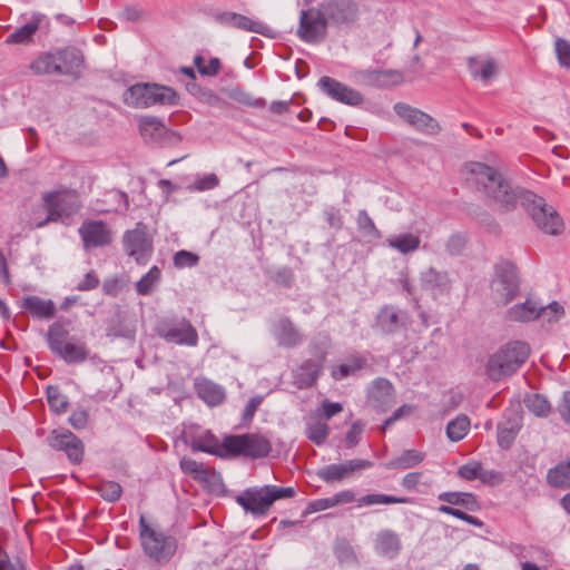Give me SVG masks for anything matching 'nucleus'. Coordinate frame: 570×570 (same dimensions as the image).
Returning a JSON list of instances; mask_svg holds the SVG:
<instances>
[{"instance_id":"obj_1","label":"nucleus","mask_w":570,"mask_h":570,"mask_svg":"<svg viewBox=\"0 0 570 570\" xmlns=\"http://www.w3.org/2000/svg\"><path fill=\"white\" fill-rule=\"evenodd\" d=\"M462 173L470 185L502 210H512L520 202L540 230L549 235H558L563 230L562 218L552 206L547 205L542 197L532 191H518L490 165L468 161L464 164Z\"/></svg>"},{"instance_id":"obj_2","label":"nucleus","mask_w":570,"mask_h":570,"mask_svg":"<svg viewBox=\"0 0 570 570\" xmlns=\"http://www.w3.org/2000/svg\"><path fill=\"white\" fill-rule=\"evenodd\" d=\"M529 354L530 347L527 343L510 342L489 357L487 375L493 381L510 376L527 361Z\"/></svg>"},{"instance_id":"obj_3","label":"nucleus","mask_w":570,"mask_h":570,"mask_svg":"<svg viewBox=\"0 0 570 570\" xmlns=\"http://www.w3.org/2000/svg\"><path fill=\"white\" fill-rule=\"evenodd\" d=\"M139 540L142 551L150 559L159 562H168L177 550V541L173 535L150 525L145 515L139 518Z\"/></svg>"},{"instance_id":"obj_4","label":"nucleus","mask_w":570,"mask_h":570,"mask_svg":"<svg viewBox=\"0 0 570 570\" xmlns=\"http://www.w3.org/2000/svg\"><path fill=\"white\" fill-rule=\"evenodd\" d=\"M294 495L295 489L292 487L264 485L244 490L236 501L246 512L265 515L276 500Z\"/></svg>"},{"instance_id":"obj_5","label":"nucleus","mask_w":570,"mask_h":570,"mask_svg":"<svg viewBox=\"0 0 570 570\" xmlns=\"http://www.w3.org/2000/svg\"><path fill=\"white\" fill-rule=\"evenodd\" d=\"M124 102L134 108H148L155 105H176L177 92L157 83H136L124 94Z\"/></svg>"},{"instance_id":"obj_6","label":"nucleus","mask_w":570,"mask_h":570,"mask_svg":"<svg viewBox=\"0 0 570 570\" xmlns=\"http://www.w3.org/2000/svg\"><path fill=\"white\" fill-rule=\"evenodd\" d=\"M69 331L60 322L52 323L47 332V343L50 351L66 363H82L89 351L85 343L69 341Z\"/></svg>"},{"instance_id":"obj_7","label":"nucleus","mask_w":570,"mask_h":570,"mask_svg":"<svg viewBox=\"0 0 570 570\" xmlns=\"http://www.w3.org/2000/svg\"><path fill=\"white\" fill-rule=\"evenodd\" d=\"M490 288L492 298L498 305L510 303L517 296L520 288L515 266L510 262L498 264Z\"/></svg>"},{"instance_id":"obj_8","label":"nucleus","mask_w":570,"mask_h":570,"mask_svg":"<svg viewBox=\"0 0 570 570\" xmlns=\"http://www.w3.org/2000/svg\"><path fill=\"white\" fill-rule=\"evenodd\" d=\"M226 446L228 456L243 455L253 459L267 456L272 450L269 440L256 433L226 436Z\"/></svg>"},{"instance_id":"obj_9","label":"nucleus","mask_w":570,"mask_h":570,"mask_svg":"<svg viewBox=\"0 0 570 570\" xmlns=\"http://www.w3.org/2000/svg\"><path fill=\"white\" fill-rule=\"evenodd\" d=\"M122 245L126 254L137 264L145 265L154 252L153 238L148 235L147 226L138 222L134 229L125 232Z\"/></svg>"},{"instance_id":"obj_10","label":"nucleus","mask_w":570,"mask_h":570,"mask_svg":"<svg viewBox=\"0 0 570 570\" xmlns=\"http://www.w3.org/2000/svg\"><path fill=\"white\" fill-rule=\"evenodd\" d=\"M327 22L321 8L302 10L297 36L307 43H320L326 38Z\"/></svg>"},{"instance_id":"obj_11","label":"nucleus","mask_w":570,"mask_h":570,"mask_svg":"<svg viewBox=\"0 0 570 570\" xmlns=\"http://www.w3.org/2000/svg\"><path fill=\"white\" fill-rule=\"evenodd\" d=\"M48 444L53 450L63 452L72 464H79L83 459L85 445L69 430H53L48 438Z\"/></svg>"},{"instance_id":"obj_12","label":"nucleus","mask_w":570,"mask_h":570,"mask_svg":"<svg viewBox=\"0 0 570 570\" xmlns=\"http://www.w3.org/2000/svg\"><path fill=\"white\" fill-rule=\"evenodd\" d=\"M395 114L414 129L425 135H436L441 127L432 116L404 102H396L393 107Z\"/></svg>"},{"instance_id":"obj_13","label":"nucleus","mask_w":570,"mask_h":570,"mask_svg":"<svg viewBox=\"0 0 570 570\" xmlns=\"http://www.w3.org/2000/svg\"><path fill=\"white\" fill-rule=\"evenodd\" d=\"M317 86L324 95L337 102L348 106H358L363 102V96L360 91L332 77H321Z\"/></svg>"},{"instance_id":"obj_14","label":"nucleus","mask_w":570,"mask_h":570,"mask_svg":"<svg viewBox=\"0 0 570 570\" xmlns=\"http://www.w3.org/2000/svg\"><path fill=\"white\" fill-rule=\"evenodd\" d=\"M86 249L105 247L111 244L112 230L102 220H87L78 229Z\"/></svg>"},{"instance_id":"obj_15","label":"nucleus","mask_w":570,"mask_h":570,"mask_svg":"<svg viewBox=\"0 0 570 570\" xmlns=\"http://www.w3.org/2000/svg\"><path fill=\"white\" fill-rule=\"evenodd\" d=\"M158 333L165 341L177 345L194 347L198 344L197 331L186 320L164 324Z\"/></svg>"},{"instance_id":"obj_16","label":"nucleus","mask_w":570,"mask_h":570,"mask_svg":"<svg viewBox=\"0 0 570 570\" xmlns=\"http://www.w3.org/2000/svg\"><path fill=\"white\" fill-rule=\"evenodd\" d=\"M325 20L333 24H347L355 20L357 7L352 0H327L320 6Z\"/></svg>"},{"instance_id":"obj_17","label":"nucleus","mask_w":570,"mask_h":570,"mask_svg":"<svg viewBox=\"0 0 570 570\" xmlns=\"http://www.w3.org/2000/svg\"><path fill=\"white\" fill-rule=\"evenodd\" d=\"M420 283L422 289L428 292L434 299L450 294L452 288V281L449 274L434 267H429L421 272Z\"/></svg>"},{"instance_id":"obj_18","label":"nucleus","mask_w":570,"mask_h":570,"mask_svg":"<svg viewBox=\"0 0 570 570\" xmlns=\"http://www.w3.org/2000/svg\"><path fill=\"white\" fill-rule=\"evenodd\" d=\"M189 445L193 451L209 453L219 458H228L226 438L223 442L207 430L197 429L195 433L188 434Z\"/></svg>"},{"instance_id":"obj_19","label":"nucleus","mask_w":570,"mask_h":570,"mask_svg":"<svg viewBox=\"0 0 570 570\" xmlns=\"http://www.w3.org/2000/svg\"><path fill=\"white\" fill-rule=\"evenodd\" d=\"M215 20L225 27L237 28L248 32L267 35L269 31V27L267 24L232 11L217 13L215 16Z\"/></svg>"},{"instance_id":"obj_20","label":"nucleus","mask_w":570,"mask_h":570,"mask_svg":"<svg viewBox=\"0 0 570 570\" xmlns=\"http://www.w3.org/2000/svg\"><path fill=\"white\" fill-rule=\"evenodd\" d=\"M371 465H372V462H370L367 460L355 459V460H350L343 464L325 465V466L321 468L316 474L320 479L330 483V482H334V481H341L351 472H354L356 470L366 469V468H370Z\"/></svg>"},{"instance_id":"obj_21","label":"nucleus","mask_w":570,"mask_h":570,"mask_svg":"<svg viewBox=\"0 0 570 570\" xmlns=\"http://www.w3.org/2000/svg\"><path fill=\"white\" fill-rule=\"evenodd\" d=\"M368 400L379 411H385L393 404L394 400L392 383L383 377L374 380L368 389Z\"/></svg>"},{"instance_id":"obj_22","label":"nucleus","mask_w":570,"mask_h":570,"mask_svg":"<svg viewBox=\"0 0 570 570\" xmlns=\"http://www.w3.org/2000/svg\"><path fill=\"white\" fill-rule=\"evenodd\" d=\"M272 333L279 346L294 347L302 342V334L288 317H279L273 325Z\"/></svg>"},{"instance_id":"obj_23","label":"nucleus","mask_w":570,"mask_h":570,"mask_svg":"<svg viewBox=\"0 0 570 570\" xmlns=\"http://www.w3.org/2000/svg\"><path fill=\"white\" fill-rule=\"evenodd\" d=\"M46 16L40 12H32L30 19L17 28L12 33H10L6 42L10 45H29L33 40V36L40 28V24L45 20Z\"/></svg>"},{"instance_id":"obj_24","label":"nucleus","mask_w":570,"mask_h":570,"mask_svg":"<svg viewBox=\"0 0 570 570\" xmlns=\"http://www.w3.org/2000/svg\"><path fill=\"white\" fill-rule=\"evenodd\" d=\"M468 70L474 80L488 85L498 73V65L492 58L470 57L468 59Z\"/></svg>"},{"instance_id":"obj_25","label":"nucleus","mask_w":570,"mask_h":570,"mask_svg":"<svg viewBox=\"0 0 570 570\" xmlns=\"http://www.w3.org/2000/svg\"><path fill=\"white\" fill-rule=\"evenodd\" d=\"M401 548V539L399 534L392 530H382L375 537V552L384 558L394 559L400 553Z\"/></svg>"},{"instance_id":"obj_26","label":"nucleus","mask_w":570,"mask_h":570,"mask_svg":"<svg viewBox=\"0 0 570 570\" xmlns=\"http://www.w3.org/2000/svg\"><path fill=\"white\" fill-rule=\"evenodd\" d=\"M20 307L39 320H49L56 314V305L51 299H45L36 295L23 297Z\"/></svg>"},{"instance_id":"obj_27","label":"nucleus","mask_w":570,"mask_h":570,"mask_svg":"<svg viewBox=\"0 0 570 570\" xmlns=\"http://www.w3.org/2000/svg\"><path fill=\"white\" fill-rule=\"evenodd\" d=\"M59 75H77L83 63V57L80 50L73 47H67L57 50Z\"/></svg>"},{"instance_id":"obj_28","label":"nucleus","mask_w":570,"mask_h":570,"mask_svg":"<svg viewBox=\"0 0 570 570\" xmlns=\"http://www.w3.org/2000/svg\"><path fill=\"white\" fill-rule=\"evenodd\" d=\"M540 303L528 297L523 303L513 305L507 311V318L513 322L528 323L539 318Z\"/></svg>"},{"instance_id":"obj_29","label":"nucleus","mask_w":570,"mask_h":570,"mask_svg":"<svg viewBox=\"0 0 570 570\" xmlns=\"http://www.w3.org/2000/svg\"><path fill=\"white\" fill-rule=\"evenodd\" d=\"M438 500L445 502V505L461 507L471 512H476L481 509L476 497L470 492H442L438 495Z\"/></svg>"},{"instance_id":"obj_30","label":"nucleus","mask_w":570,"mask_h":570,"mask_svg":"<svg viewBox=\"0 0 570 570\" xmlns=\"http://www.w3.org/2000/svg\"><path fill=\"white\" fill-rule=\"evenodd\" d=\"M521 429L520 419L517 416L505 417L498 424V444L507 450L514 442Z\"/></svg>"},{"instance_id":"obj_31","label":"nucleus","mask_w":570,"mask_h":570,"mask_svg":"<svg viewBox=\"0 0 570 570\" xmlns=\"http://www.w3.org/2000/svg\"><path fill=\"white\" fill-rule=\"evenodd\" d=\"M425 459V453L410 449L403 451L399 456L387 461L384 466L389 470H407L417 466Z\"/></svg>"},{"instance_id":"obj_32","label":"nucleus","mask_w":570,"mask_h":570,"mask_svg":"<svg viewBox=\"0 0 570 570\" xmlns=\"http://www.w3.org/2000/svg\"><path fill=\"white\" fill-rule=\"evenodd\" d=\"M547 483L556 489H570V458L560 461L547 472Z\"/></svg>"},{"instance_id":"obj_33","label":"nucleus","mask_w":570,"mask_h":570,"mask_svg":"<svg viewBox=\"0 0 570 570\" xmlns=\"http://www.w3.org/2000/svg\"><path fill=\"white\" fill-rule=\"evenodd\" d=\"M45 207L48 212L43 220L33 223V227L41 228L49 222H57L62 214L61 194L60 191H49L43 195Z\"/></svg>"},{"instance_id":"obj_34","label":"nucleus","mask_w":570,"mask_h":570,"mask_svg":"<svg viewBox=\"0 0 570 570\" xmlns=\"http://www.w3.org/2000/svg\"><path fill=\"white\" fill-rule=\"evenodd\" d=\"M139 131L146 141L156 142L165 135L166 127L159 118L145 116L139 120Z\"/></svg>"},{"instance_id":"obj_35","label":"nucleus","mask_w":570,"mask_h":570,"mask_svg":"<svg viewBox=\"0 0 570 570\" xmlns=\"http://www.w3.org/2000/svg\"><path fill=\"white\" fill-rule=\"evenodd\" d=\"M196 390L198 396L206 402L208 405H218L223 402L225 399V391L224 389L209 381V380H202L196 384Z\"/></svg>"},{"instance_id":"obj_36","label":"nucleus","mask_w":570,"mask_h":570,"mask_svg":"<svg viewBox=\"0 0 570 570\" xmlns=\"http://www.w3.org/2000/svg\"><path fill=\"white\" fill-rule=\"evenodd\" d=\"M385 244L399 253L406 255L419 249L421 239L417 235L404 233L386 238Z\"/></svg>"},{"instance_id":"obj_37","label":"nucleus","mask_w":570,"mask_h":570,"mask_svg":"<svg viewBox=\"0 0 570 570\" xmlns=\"http://www.w3.org/2000/svg\"><path fill=\"white\" fill-rule=\"evenodd\" d=\"M394 76L397 73L392 70L365 69L357 71L355 78L366 86H386Z\"/></svg>"},{"instance_id":"obj_38","label":"nucleus","mask_w":570,"mask_h":570,"mask_svg":"<svg viewBox=\"0 0 570 570\" xmlns=\"http://www.w3.org/2000/svg\"><path fill=\"white\" fill-rule=\"evenodd\" d=\"M59 65H58V57H57V50L45 52L40 56H38L31 63L30 69L36 75H51L57 73L59 75Z\"/></svg>"},{"instance_id":"obj_39","label":"nucleus","mask_w":570,"mask_h":570,"mask_svg":"<svg viewBox=\"0 0 570 570\" xmlns=\"http://www.w3.org/2000/svg\"><path fill=\"white\" fill-rule=\"evenodd\" d=\"M321 368L318 364L313 361L304 362L295 372V383L299 389L308 387L313 385L318 375Z\"/></svg>"},{"instance_id":"obj_40","label":"nucleus","mask_w":570,"mask_h":570,"mask_svg":"<svg viewBox=\"0 0 570 570\" xmlns=\"http://www.w3.org/2000/svg\"><path fill=\"white\" fill-rule=\"evenodd\" d=\"M401 313L393 306H384L377 315V325L385 333H394L401 326Z\"/></svg>"},{"instance_id":"obj_41","label":"nucleus","mask_w":570,"mask_h":570,"mask_svg":"<svg viewBox=\"0 0 570 570\" xmlns=\"http://www.w3.org/2000/svg\"><path fill=\"white\" fill-rule=\"evenodd\" d=\"M161 278V272L157 266H153L135 285L139 295H150L158 286Z\"/></svg>"},{"instance_id":"obj_42","label":"nucleus","mask_w":570,"mask_h":570,"mask_svg":"<svg viewBox=\"0 0 570 570\" xmlns=\"http://www.w3.org/2000/svg\"><path fill=\"white\" fill-rule=\"evenodd\" d=\"M410 499L406 497H394L383 493H371L363 495L356 500L357 507H370L376 504H396L409 503Z\"/></svg>"},{"instance_id":"obj_43","label":"nucleus","mask_w":570,"mask_h":570,"mask_svg":"<svg viewBox=\"0 0 570 570\" xmlns=\"http://www.w3.org/2000/svg\"><path fill=\"white\" fill-rule=\"evenodd\" d=\"M470 419L466 415H458L454 420L448 423L446 436L452 442H459L465 438L470 430Z\"/></svg>"},{"instance_id":"obj_44","label":"nucleus","mask_w":570,"mask_h":570,"mask_svg":"<svg viewBox=\"0 0 570 570\" xmlns=\"http://www.w3.org/2000/svg\"><path fill=\"white\" fill-rule=\"evenodd\" d=\"M95 490L105 501L110 503L117 502L122 494L121 485L115 481H100Z\"/></svg>"},{"instance_id":"obj_45","label":"nucleus","mask_w":570,"mask_h":570,"mask_svg":"<svg viewBox=\"0 0 570 570\" xmlns=\"http://www.w3.org/2000/svg\"><path fill=\"white\" fill-rule=\"evenodd\" d=\"M539 313L538 320H541L543 323H557L563 317L564 308L559 302L552 301L547 305L540 304Z\"/></svg>"},{"instance_id":"obj_46","label":"nucleus","mask_w":570,"mask_h":570,"mask_svg":"<svg viewBox=\"0 0 570 570\" xmlns=\"http://www.w3.org/2000/svg\"><path fill=\"white\" fill-rule=\"evenodd\" d=\"M228 97L244 106L253 107V108H264L266 106V101L263 98L254 97L252 94L240 89V88H232L228 91Z\"/></svg>"},{"instance_id":"obj_47","label":"nucleus","mask_w":570,"mask_h":570,"mask_svg":"<svg viewBox=\"0 0 570 570\" xmlns=\"http://www.w3.org/2000/svg\"><path fill=\"white\" fill-rule=\"evenodd\" d=\"M364 364L365 361L362 357H352L347 363L335 366L332 370V375L337 381L343 380L361 370Z\"/></svg>"},{"instance_id":"obj_48","label":"nucleus","mask_w":570,"mask_h":570,"mask_svg":"<svg viewBox=\"0 0 570 570\" xmlns=\"http://www.w3.org/2000/svg\"><path fill=\"white\" fill-rule=\"evenodd\" d=\"M47 401L50 409L57 414H62L66 412L68 406L67 397L60 393L57 386H48L47 387Z\"/></svg>"},{"instance_id":"obj_49","label":"nucleus","mask_w":570,"mask_h":570,"mask_svg":"<svg viewBox=\"0 0 570 570\" xmlns=\"http://www.w3.org/2000/svg\"><path fill=\"white\" fill-rule=\"evenodd\" d=\"M527 409L537 416H547L550 413L551 406L546 397L539 394H532L525 400Z\"/></svg>"},{"instance_id":"obj_50","label":"nucleus","mask_w":570,"mask_h":570,"mask_svg":"<svg viewBox=\"0 0 570 570\" xmlns=\"http://www.w3.org/2000/svg\"><path fill=\"white\" fill-rule=\"evenodd\" d=\"M330 433V429L326 422L316 421L309 423L307 426L308 439L317 445L323 444Z\"/></svg>"},{"instance_id":"obj_51","label":"nucleus","mask_w":570,"mask_h":570,"mask_svg":"<svg viewBox=\"0 0 570 570\" xmlns=\"http://www.w3.org/2000/svg\"><path fill=\"white\" fill-rule=\"evenodd\" d=\"M219 185V178L216 174L197 176L189 185V189L195 191H206L216 188Z\"/></svg>"},{"instance_id":"obj_52","label":"nucleus","mask_w":570,"mask_h":570,"mask_svg":"<svg viewBox=\"0 0 570 570\" xmlns=\"http://www.w3.org/2000/svg\"><path fill=\"white\" fill-rule=\"evenodd\" d=\"M357 227L364 235L381 238V232L376 228L374 222L365 209H361L357 214Z\"/></svg>"},{"instance_id":"obj_53","label":"nucleus","mask_w":570,"mask_h":570,"mask_svg":"<svg viewBox=\"0 0 570 570\" xmlns=\"http://www.w3.org/2000/svg\"><path fill=\"white\" fill-rule=\"evenodd\" d=\"M199 257L188 250H178L174 255V265L177 268L194 267L198 264Z\"/></svg>"},{"instance_id":"obj_54","label":"nucleus","mask_w":570,"mask_h":570,"mask_svg":"<svg viewBox=\"0 0 570 570\" xmlns=\"http://www.w3.org/2000/svg\"><path fill=\"white\" fill-rule=\"evenodd\" d=\"M554 47L560 65L570 68V42L559 38L556 40Z\"/></svg>"},{"instance_id":"obj_55","label":"nucleus","mask_w":570,"mask_h":570,"mask_svg":"<svg viewBox=\"0 0 570 570\" xmlns=\"http://www.w3.org/2000/svg\"><path fill=\"white\" fill-rule=\"evenodd\" d=\"M481 470V463L478 461H471L459 468L458 474L460 478L466 481L478 480L479 472Z\"/></svg>"},{"instance_id":"obj_56","label":"nucleus","mask_w":570,"mask_h":570,"mask_svg":"<svg viewBox=\"0 0 570 570\" xmlns=\"http://www.w3.org/2000/svg\"><path fill=\"white\" fill-rule=\"evenodd\" d=\"M190 476L203 483H213L219 479V475L204 463H200L199 468Z\"/></svg>"},{"instance_id":"obj_57","label":"nucleus","mask_w":570,"mask_h":570,"mask_svg":"<svg viewBox=\"0 0 570 570\" xmlns=\"http://www.w3.org/2000/svg\"><path fill=\"white\" fill-rule=\"evenodd\" d=\"M68 421L73 429L82 430L87 426L89 421L88 411L83 407H78L70 414Z\"/></svg>"},{"instance_id":"obj_58","label":"nucleus","mask_w":570,"mask_h":570,"mask_svg":"<svg viewBox=\"0 0 570 570\" xmlns=\"http://www.w3.org/2000/svg\"><path fill=\"white\" fill-rule=\"evenodd\" d=\"M324 215H325V219L327 222V224L335 228V229H341L342 226H343V216L341 214V210L338 208H335V207H330V208H326L325 212H324Z\"/></svg>"},{"instance_id":"obj_59","label":"nucleus","mask_w":570,"mask_h":570,"mask_svg":"<svg viewBox=\"0 0 570 570\" xmlns=\"http://www.w3.org/2000/svg\"><path fill=\"white\" fill-rule=\"evenodd\" d=\"M364 425L361 421H356L352 424L350 431L346 434L345 442L348 446H354L358 443V438L362 434Z\"/></svg>"},{"instance_id":"obj_60","label":"nucleus","mask_w":570,"mask_h":570,"mask_svg":"<svg viewBox=\"0 0 570 570\" xmlns=\"http://www.w3.org/2000/svg\"><path fill=\"white\" fill-rule=\"evenodd\" d=\"M423 474L421 472H410L402 478L401 484L407 491L416 489Z\"/></svg>"},{"instance_id":"obj_61","label":"nucleus","mask_w":570,"mask_h":570,"mask_svg":"<svg viewBox=\"0 0 570 570\" xmlns=\"http://www.w3.org/2000/svg\"><path fill=\"white\" fill-rule=\"evenodd\" d=\"M99 285V278L94 272L87 273L77 285L78 291L95 289Z\"/></svg>"},{"instance_id":"obj_62","label":"nucleus","mask_w":570,"mask_h":570,"mask_svg":"<svg viewBox=\"0 0 570 570\" xmlns=\"http://www.w3.org/2000/svg\"><path fill=\"white\" fill-rule=\"evenodd\" d=\"M263 401V397L259 395L253 396L247 402L244 412H243V420L244 421H250L257 411L258 406L261 405Z\"/></svg>"},{"instance_id":"obj_63","label":"nucleus","mask_w":570,"mask_h":570,"mask_svg":"<svg viewBox=\"0 0 570 570\" xmlns=\"http://www.w3.org/2000/svg\"><path fill=\"white\" fill-rule=\"evenodd\" d=\"M322 409H323L325 419L330 420L331 417H333L334 415H336L337 413L343 411V405L338 402H330V401L325 400L322 403Z\"/></svg>"},{"instance_id":"obj_64","label":"nucleus","mask_w":570,"mask_h":570,"mask_svg":"<svg viewBox=\"0 0 570 570\" xmlns=\"http://www.w3.org/2000/svg\"><path fill=\"white\" fill-rule=\"evenodd\" d=\"M558 410L564 422L570 424V392L563 393L562 401L559 404Z\"/></svg>"}]
</instances>
